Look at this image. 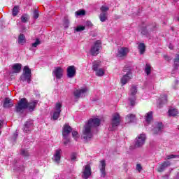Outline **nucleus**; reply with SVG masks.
<instances>
[{"instance_id": "f257e3e1", "label": "nucleus", "mask_w": 179, "mask_h": 179, "mask_svg": "<svg viewBox=\"0 0 179 179\" xmlns=\"http://www.w3.org/2000/svg\"><path fill=\"white\" fill-rule=\"evenodd\" d=\"M101 120L99 118L90 119L84 126L83 131V138L89 141L93 138V128L100 125Z\"/></svg>"}, {"instance_id": "f03ea898", "label": "nucleus", "mask_w": 179, "mask_h": 179, "mask_svg": "<svg viewBox=\"0 0 179 179\" xmlns=\"http://www.w3.org/2000/svg\"><path fill=\"white\" fill-rule=\"evenodd\" d=\"M123 72L126 73L121 78L120 83L122 86H125L132 79V71L129 68H125L123 69Z\"/></svg>"}, {"instance_id": "7ed1b4c3", "label": "nucleus", "mask_w": 179, "mask_h": 179, "mask_svg": "<svg viewBox=\"0 0 179 179\" xmlns=\"http://www.w3.org/2000/svg\"><path fill=\"white\" fill-rule=\"evenodd\" d=\"M20 80L22 82H27V83L30 84L31 82V70L29 68L28 66H25L24 67V72L20 76Z\"/></svg>"}, {"instance_id": "20e7f679", "label": "nucleus", "mask_w": 179, "mask_h": 179, "mask_svg": "<svg viewBox=\"0 0 179 179\" xmlns=\"http://www.w3.org/2000/svg\"><path fill=\"white\" fill-rule=\"evenodd\" d=\"M16 113H23L26 108H27V99L26 98H22L15 106Z\"/></svg>"}, {"instance_id": "39448f33", "label": "nucleus", "mask_w": 179, "mask_h": 179, "mask_svg": "<svg viewBox=\"0 0 179 179\" xmlns=\"http://www.w3.org/2000/svg\"><path fill=\"white\" fill-rule=\"evenodd\" d=\"M120 122H121V117H120V114L115 113L113 115L110 127L109 128L110 131H114V129H115V128H117V127L120 125Z\"/></svg>"}, {"instance_id": "423d86ee", "label": "nucleus", "mask_w": 179, "mask_h": 179, "mask_svg": "<svg viewBox=\"0 0 179 179\" xmlns=\"http://www.w3.org/2000/svg\"><path fill=\"white\" fill-rule=\"evenodd\" d=\"M100 50H101V41H96L94 42V45L91 47L90 52L92 55L96 57L99 55L100 52Z\"/></svg>"}, {"instance_id": "0eeeda50", "label": "nucleus", "mask_w": 179, "mask_h": 179, "mask_svg": "<svg viewBox=\"0 0 179 179\" xmlns=\"http://www.w3.org/2000/svg\"><path fill=\"white\" fill-rule=\"evenodd\" d=\"M89 92V88L85 87L74 91V96L76 99H80L86 97L87 96V92Z\"/></svg>"}, {"instance_id": "6e6552de", "label": "nucleus", "mask_w": 179, "mask_h": 179, "mask_svg": "<svg viewBox=\"0 0 179 179\" xmlns=\"http://www.w3.org/2000/svg\"><path fill=\"white\" fill-rule=\"evenodd\" d=\"M146 141V135L141 134L136 137L135 141V148H142L145 145Z\"/></svg>"}, {"instance_id": "1a4fd4ad", "label": "nucleus", "mask_w": 179, "mask_h": 179, "mask_svg": "<svg viewBox=\"0 0 179 179\" xmlns=\"http://www.w3.org/2000/svg\"><path fill=\"white\" fill-rule=\"evenodd\" d=\"M138 93V88L136 86L133 85L130 89L129 101H130L131 106H135V95Z\"/></svg>"}, {"instance_id": "9d476101", "label": "nucleus", "mask_w": 179, "mask_h": 179, "mask_svg": "<svg viewBox=\"0 0 179 179\" xmlns=\"http://www.w3.org/2000/svg\"><path fill=\"white\" fill-rule=\"evenodd\" d=\"M128 52H129V49L128 48L122 47L118 49L116 56L118 58H124V57L128 55Z\"/></svg>"}, {"instance_id": "9b49d317", "label": "nucleus", "mask_w": 179, "mask_h": 179, "mask_svg": "<svg viewBox=\"0 0 179 179\" xmlns=\"http://www.w3.org/2000/svg\"><path fill=\"white\" fill-rule=\"evenodd\" d=\"M92 176V168H90V165L87 164L84 166L83 172V178L87 179L89 177Z\"/></svg>"}, {"instance_id": "f8f14e48", "label": "nucleus", "mask_w": 179, "mask_h": 179, "mask_svg": "<svg viewBox=\"0 0 179 179\" xmlns=\"http://www.w3.org/2000/svg\"><path fill=\"white\" fill-rule=\"evenodd\" d=\"M62 107V105L61 103H56L55 110V111L53 113V120H57L58 118H59V115L61 114V108Z\"/></svg>"}, {"instance_id": "ddd939ff", "label": "nucleus", "mask_w": 179, "mask_h": 179, "mask_svg": "<svg viewBox=\"0 0 179 179\" xmlns=\"http://www.w3.org/2000/svg\"><path fill=\"white\" fill-rule=\"evenodd\" d=\"M62 153V150L57 149L55 150V154L52 157L53 162L56 163L57 164H59V162H61V155Z\"/></svg>"}, {"instance_id": "4468645a", "label": "nucleus", "mask_w": 179, "mask_h": 179, "mask_svg": "<svg viewBox=\"0 0 179 179\" xmlns=\"http://www.w3.org/2000/svg\"><path fill=\"white\" fill-rule=\"evenodd\" d=\"M163 131V123L162 122H155V127L152 129V132L155 135H157V134H162Z\"/></svg>"}, {"instance_id": "2eb2a0df", "label": "nucleus", "mask_w": 179, "mask_h": 179, "mask_svg": "<svg viewBox=\"0 0 179 179\" xmlns=\"http://www.w3.org/2000/svg\"><path fill=\"white\" fill-rule=\"evenodd\" d=\"M76 75V67L75 66H69L67 68V77L69 78H75Z\"/></svg>"}, {"instance_id": "dca6fc26", "label": "nucleus", "mask_w": 179, "mask_h": 179, "mask_svg": "<svg viewBox=\"0 0 179 179\" xmlns=\"http://www.w3.org/2000/svg\"><path fill=\"white\" fill-rule=\"evenodd\" d=\"M71 132H72V127L68 124H65L62 129L63 138L69 137Z\"/></svg>"}, {"instance_id": "f3484780", "label": "nucleus", "mask_w": 179, "mask_h": 179, "mask_svg": "<svg viewBox=\"0 0 179 179\" xmlns=\"http://www.w3.org/2000/svg\"><path fill=\"white\" fill-rule=\"evenodd\" d=\"M106 161L105 160H101L100 162V164L99 166V169L101 171V177H103L104 178V177H106Z\"/></svg>"}, {"instance_id": "a211bd4d", "label": "nucleus", "mask_w": 179, "mask_h": 179, "mask_svg": "<svg viewBox=\"0 0 179 179\" xmlns=\"http://www.w3.org/2000/svg\"><path fill=\"white\" fill-rule=\"evenodd\" d=\"M64 72V70L61 67H57L53 71V76H55L56 79H61L62 78V73Z\"/></svg>"}, {"instance_id": "6ab92c4d", "label": "nucleus", "mask_w": 179, "mask_h": 179, "mask_svg": "<svg viewBox=\"0 0 179 179\" xmlns=\"http://www.w3.org/2000/svg\"><path fill=\"white\" fill-rule=\"evenodd\" d=\"M153 29H155V27H151L150 26L143 27L141 28L140 31L141 34H143V36H148V34H149L150 31H153Z\"/></svg>"}, {"instance_id": "aec40b11", "label": "nucleus", "mask_w": 179, "mask_h": 179, "mask_svg": "<svg viewBox=\"0 0 179 179\" xmlns=\"http://www.w3.org/2000/svg\"><path fill=\"white\" fill-rule=\"evenodd\" d=\"M37 104H38V101L37 100L31 101L30 102L27 101V108H28V110L30 111H34V109L36 108V107H37Z\"/></svg>"}, {"instance_id": "412c9836", "label": "nucleus", "mask_w": 179, "mask_h": 179, "mask_svg": "<svg viewBox=\"0 0 179 179\" xmlns=\"http://www.w3.org/2000/svg\"><path fill=\"white\" fill-rule=\"evenodd\" d=\"M33 128V122H27L24 124L23 131L24 132H26V134L30 132Z\"/></svg>"}, {"instance_id": "4be33fe9", "label": "nucleus", "mask_w": 179, "mask_h": 179, "mask_svg": "<svg viewBox=\"0 0 179 179\" xmlns=\"http://www.w3.org/2000/svg\"><path fill=\"white\" fill-rule=\"evenodd\" d=\"M171 164V163L169 161L164 162L161 166L158 168L159 173H162V171H164L167 167H169Z\"/></svg>"}, {"instance_id": "5701e85b", "label": "nucleus", "mask_w": 179, "mask_h": 179, "mask_svg": "<svg viewBox=\"0 0 179 179\" xmlns=\"http://www.w3.org/2000/svg\"><path fill=\"white\" fill-rule=\"evenodd\" d=\"M157 103L159 104V107H162V106H164V104H166L167 103V95L166 94H164L161 96V98L159 99H158Z\"/></svg>"}, {"instance_id": "b1692460", "label": "nucleus", "mask_w": 179, "mask_h": 179, "mask_svg": "<svg viewBox=\"0 0 179 179\" xmlns=\"http://www.w3.org/2000/svg\"><path fill=\"white\" fill-rule=\"evenodd\" d=\"M145 122L147 124H150V122L152 121V120H153V112H148L145 114Z\"/></svg>"}, {"instance_id": "393cba45", "label": "nucleus", "mask_w": 179, "mask_h": 179, "mask_svg": "<svg viewBox=\"0 0 179 179\" xmlns=\"http://www.w3.org/2000/svg\"><path fill=\"white\" fill-rule=\"evenodd\" d=\"M13 73H19L20 71H22V64H15L13 66Z\"/></svg>"}, {"instance_id": "a878e982", "label": "nucleus", "mask_w": 179, "mask_h": 179, "mask_svg": "<svg viewBox=\"0 0 179 179\" xmlns=\"http://www.w3.org/2000/svg\"><path fill=\"white\" fill-rule=\"evenodd\" d=\"M138 49L139 50L141 55L145 54V52L146 51V46L145 45V43H139L138 46Z\"/></svg>"}, {"instance_id": "bb28decb", "label": "nucleus", "mask_w": 179, "mask_h": 179, "mask_svg": "<svg viewBox=\"0 0 179 179\" xmlns=\"http://www.w3.org/2000/svg\"><path fill=\"white\" fill-rule=\"evenodd\" d=\"M13 104H12V100L9 98H6L3 103V107L5 108H9L10 107H12Z\"/></svg>"}, {"instance_id": "cd10ccee", "label": "nucleus", "mask_w": 179, "mask_h": 179, "mask_svg": "<svg viewBox=\"0 0 179 179\" xmlns=\"http://www.w3.org/2000/svg\"><path fill=\"white\" fill-rule=\"evenodd\" d=\"M100 66H101L100 61H95L92 63V69L95 72L101 69Z\"/></svg>"}, {"instance_id": "c85d7f7f", "label": "nucleus", "mask_w": 179, "mask_h": 179, "mask_svg": "<svg viewBox=\"0 0 179 179\" xmlns=\"http://www.w3.org/2000/svg\"><path fill=\"white\" fill-rule=\"evenodd\" d=\"M18 43L21 44V45H23L24 43H26V36L23 34H20L18 36Z\"/></svg>"}, {"instance_id": "c756f323", "label": "nucleus", "mask_w": 179, "mask_h": 179, "mask_svg": "<svg viewBox=\"0 0 179 179\" xmlns=\"http://www.w3.org/2000/svg\"><path fill=\"white\" fill-rule=\"evenodd\" d=\"M136 117L134 114H129L126 117V120L127 122H134L136 120Z\"/></svg>"}, {"instance_id": "7c9ffc66", "label": "nucleus", "mask_w": 179, "mask_h": 179, "mask_svg": "<svg viewBox=\"0 0 179 179\" xmlns=\"http://www.w3.org/2000/svg\"><path fill=\"white\" fill-rule=\"evenodd\" d=\"M178 114V110L177 109L171 108V109H169V115L171 117H176L177 116Z\"/></svg>"}, {"instance_id": "2f4dec72", "label": "nucleus", "mask_w": 179, "mask_h": 179, "mask_svg": "<svg viewBox=\"0 0 179 179\" xmlns=\"http://www.w3.org/2000/svg\"><path fill=\"white\" fill-rule=\"evenodd\" d=\"M30 19V17L27 14H24L21 16L22 23H27V21Z\"/></svg>"}, {"instance_id": "473e14b6", "label": "nucleus", "mask_w": 179, "mask_h": 179, "mask_svg": "<svg viewBox=\"0 0 179 179\" xmlns=\"http://www.w3.org/2000/svg\"><path fill=\"white\" fill-rule=\"evenodd\" d=\"M99 19L102 22H106V20H107V13H101L99 15Z\"/></svg>"}, {"instance_id": "72a5a7b5", "label": "nucleus", "mask_w": 179, "mask_h": 179, "mask_svg": "<svg viewBox=\"0 0 179 179\" xmlns=\"http://www.w3.org/2000/svg\"><path fill=\"white\" fill-rule=\"evenodd\" d=\"M86 27L85 26L78 25L76 28L74 29V33H79L80 31H83Z\"/></svg>"}, {"instance_id": "f704fd0d", "label": "nucleus", "mask_w": 179, "mask_h": 179, "mask_svg": "<svg viewBox=\"0 0 179 179\" xmlns=\"http://www.w3.org/2000/svg\"><path fill=\"white\" fill-rule=\"evenodd\" d=\"M145 72L146 75H150V72H152V66H150V64H147L145 65Z\"/></svg>"}, {"instance_id": "c9c22d12", "label": "nucleus", "mask_w": 179, "mask_h": 179, "mask_svg": "<svg viewBox=\"0 0 179 179\" xmlns=\"http://www.w3.org/2000/svg\"><path fill=\"white\" fill-rule=\"evenodd\" d=\"M40 44H41V41H40V39L37 38L35 43L31 44V48H30V50H33V48H36L38 45H40Z\"/></svg>"}, {"instance_id": "e433bc0d", "label": "nucleus", "mask_w": 179, "mask_h": 179, "mask_svg": "<svg viewBox=\"0 0 179 179\" xmlns=\"http://www.w3.org/2000/svg\"><path fill=\"white\" fill-rule=\"evenodd\" d=\"M95 72H96V76L101 77V76H103L104 75V70L103 69H101V68L99 69Z\"/></svg>"}, {"instance_id": "4c0bfd02", "label": "nucleus", "mask_w": 179, "mask_h": 179, "mask_svg": "<svg viewBox=\"0 0 179 179\" xmlns=\"http://www.w3.org/2000/svg\"><path fill=\"white\" fill-rule=\"evenodd\" d=\"M12 12L13 16H17V13H19V6H15Z\"/></svg>"}, {"instance_id": "58836bf2", "label": "nucleus", "mask_w": 179, "mask_h": 179, "mask_svg": "<svg viewBox=\"0 0 179 179\" xmlns=\"http://www.w3.org/2000/svg\"><path fill=\"white\" fill-rule=\"evenodd\" d=\"M179 65V54L176 55L175 59H174V66L175 68H177Z\"/></svg>"}, {"instance_id": "ea45409f", "label": "nucleus", "mask_w": 179, "mask_h": 179, "mask_svg": "<svg viewBox=\"0 0 179 179\" xmlns=\"http://www.w3.org/2000/svg\"><path fill=\"white\" fill-rule=\"evenodd\" d=\"M85 13V10H80L76 12V16H84Z\"/></svg>"}, {"instance_id": "a19ab883", "label": "nucleus", "mask_w": 179, "mask_h": 179, "mask_svg": "<svg viewBox=\"0 0 179 179\" xmlns=\"http://www.w3.org/2000/svg\"><path fill=\"white\" fill-rule=\"evenodd\" d=\"M110 8L107 6H102L101 7V11L103 13H107V10H108Z\"/></svg>"}, {"instance_id": "79ce46f5", "label": "nucleus", "mask_w": 179, "mask_h": 179, "mask_svg": "<svg viewBox=\"0 0 179 179\" xmlns=\"http://www.w3.org/2000/svg\"><path fill=\"white\" fill-rule=\"evenodd\" d=\"M72 136L75 139V141H78V139H79V134L78 133V131H73Z\"/></svg>"}, {"instance_id": "37998d69", "label": "nucleus", "mask_w": 179, "mask_h": 179, "mask_svg": "<svg viewBox=\"0 0 179 179\" xmlns=\"http://www.w3.org/2000/svg\"><path fill=\"white\" fill-rule=\"evenodd\" d=\"M64 27L65 29H68V27H69V20L66 18L64 19Z\"/></svg>"}, {"instance_id": "c03bdc74", "label": "nucleus", "mask_w": 179, "mask_h": 179, "mask_svg": "<svg viewBox=\"0 0 179 179\" xmlns=\"http://www.w3.org/2000/svg\"><path fill=\"white\" fill-rule=\"evenodd\" d=\"M20 155L27 157V156H29V152H27V150H21Z\"/></svg>"}, {"instance_id": "a18cd8bd", "label": "nucleus", "mask_w": 179, "mask_h": 179, "mask_svg": "<svg viewBox=\"0 0 179 179\" xmlns=\"http://www.w3.org/2000/svg\"><path fill=\"white\" fill-rule=\"evenodd\" d=\"M177 157H179V156L176 155H170L166 156L167 160H170V159H177Z\"/></svg>"}, {"instance_id": "49530a36", "label": "nucleus", "mask_w": 179, "mask_h": 179, "mask_svg": "<svg viewBox=\"0 0 179 179\" xmlns=\"http://www.w3.org/2000/svg\"><path fill=\"white\" fill-rule=\"evenodd\" d=\"M76 159H78V155L76 153H73L71 155V162H76Z\"/></svg>"}, {"instance_id": "de8ad7c7", "label": "nucleus", "mask_w": 179, "mask_h": 179, "mask_svg": "<svg viewBox=\"0 0 179 179\" xmlns=\"http://www.w3.org/2000/svg\"><path fill=\"white\" fill-rule=\"evenodd\" d=\"M63 139H64V145L66 146L68 143L70 142L69 137L63 138Z\"/></svg>"}, {"instance_id": "09e8293b", "label": "nucleus", "mask_w": 179, "mask_h": 179, "mask_svg": "<svg viewBox=\"0 0 179 179\" xmlns=\"http://www.w3.org/2000/svg\"><path fill=\"white\" fill-rule=\"evenodd\" d=\"M38 11L37 10H34V19H38Z\"/></svg>"}, {"instance_id": "8fccbe9b", "label": "nucleus", "mask_w": 179, "mask_h": 179, "mask_svg": "<svg viewBox=\"0 0 179 179\" xmlns=\"http://www.w3.org/2000/svg\"><path fill=\"white\" fill-rule=\"evenodd\" d=\"M136 170H138V171H142V166H141V164H137L136 166Z\"/></svg>"}, {"instance_id": "3c124183", "label": "nucleus", "mask_w": 179, "mask_h": 179, "mask_svg": "<svg viewBox=\"0 0 179 179\" xmlns=\"http://www.w3.org/2000/svg\"><path fill=\"white\" fill-rule=\"evenodd\" d=\"M86 25L88 26L89 27H92V26H93V24H92V22L87 21L86 22Z\"/></svg>"}, {"instance_id": "603ef678", "label": "nucleus", "mask_w": 179, "mask_h": 179, "mask_svg": "<svg viewBox=\"0 0 179 179\" xmlns=\"http://www.w3.org/2000/svg\"><path fill=\"white\" fill-rule=\"evenodd\" d=\"M13 138H14V141H16V138H17V133L14 134Z\"/></svg>"}, {"instance_id": "864d4df0", "label": "nucleus", "mask_w": 179, "mask_h": 179, "mask_svg": "<svg viewBox=\"0 0 179 179\" xmlns=\"http://www.w3.org/2000/svg\"><path fill=\"white\" fill-rule=\"evenodd\" d=\"M169 47L170 50H173V45H171V44H170Z\"/></svg>"}, {"instance_id": "5fc2aeb1", "label": "nucleus", "mask_w": 179, "mask_h": 179, "mask_svg": "<svg viewBox=\"0 0 179 179\" xmlns=\"http://www.w3.org/2000/svg\"><path fill=\"white\" fill-rule=\"evenodd\" d=\"M2 128V120H0V129Z\"/></svg>"}, {"instance_id": "6e6d98bb", "label": "nucleus", "mask_w": 179, "mask_h": 179, "mask_svg": "<svg viewBox=\"0 0 179 179\" xmlns=\"http://www.w3.org/2000/svg\"><path fill=\"white\" fill-rule=\"evenodd\" d=\"M0 135H1V131H0Z\"/></svg>"}]
</instances>
